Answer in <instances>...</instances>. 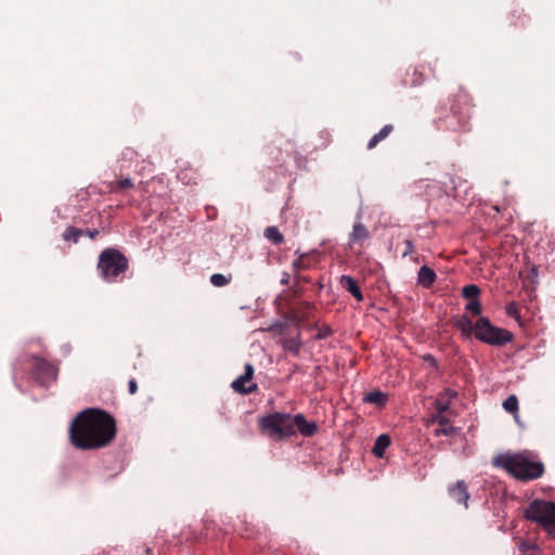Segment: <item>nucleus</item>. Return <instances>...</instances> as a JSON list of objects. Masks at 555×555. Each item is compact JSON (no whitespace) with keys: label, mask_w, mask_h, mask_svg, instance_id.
<instances>
[{"label":"nucleus","mask_w":555,"mask_h":555,"mask_svg":"<svg viewBox=\"0 0 555 555\" xmlns=\"http://www.w3.org/2000/svg\"><path fill=\"white\" fill-rule=\"evenodd\" d=\"M520 552L527 553L530 550H534L537 545L530 541L521 540L518 544Z\"/></svg>","instance_id":"obj_31"},{"label":"nucleus","mask_w":555,"mask_h":555,"mask_svg":"<svg viewBox=\"0 0 555 555\" xmlns=\"http://www.w3.org/2000/svg\"><path fill=\"white\" fill-rule=\"evenodd\" d=\"M404 246H405V248L403 250V257H405L414 251V245H413L412 241L405 240Z\"/></svg>","instance_id":"obj_33"},{"label":"nucleus","mask_w":555,"mask_h":555,"mask_svg":"<svg viewBox=\"0 0 555 555\" xmlns=\"http://www.w3.org/2000/svg\"><path fill=\"white\" fill-rule=\"evenodd\" d=\"M453 325L455 328L461 331L462 335L465 338H470L473 334L475 335V324L466 314H462L459 318H456L453 321Z\"/></svg>","instance_id":"obj_12"},{"label":"nucleus","mask_w":555,"mask_h":555,"mask_svg":"<svg viewBox=\"0 0 555 555\" xmlns=\"http://www.w3.org/2000/svg\"><path fill=\"white\" fill-rule=\"evenodd\" d=\"M287 282H288V280H287V279H283V280H282V283H284V284H287Z\"/></svg>","instance_id":"obj_37"},{"label":"nucleus","mask_w":555,"mask_h":555,"mask_svg":"<svg viewBox=\"0 0 555 555\" xmlns=\"http://www.w3.org/2000/svg\"><path fill=\"white\" fill-rule=\"evenodd\" d=\"M82 234L83 230L77 229L75 227H67L62 236L64 241H72L74 243H77Z\"/></svg>","instance_id":"obj_22"},{"label":"nucleus","mask_w":555,"mask_h":555,"mask_svg":"<svg viewBox=\"0 0 555 555\" xmlns=\"http://www.w3.org/2000/svg\"><path fill=\"white\" fill-rule=\"evenodd\" d=\"M436 410L438 412L437 415H441L443 412L449 410V402L443 401L441 399L436 400L435 402Z\"/></svg>","instance_id":"obj_30"},{"label":"nucleus","mask_w":555,"mask_h":555,"mask_svg":"<svg viewBox=\"0 0 555 555\" xmlns=\"http://www.w3.org/2000/svg\"><path fill=\"white\" fill-rule=\"evenodd\" d=\"M364 401L377 406H384L387 402V395L380 390H374L365 395Z\"/></svg>","instance_id":"obj_19"},{"label":"nucleus","mask_w":555,"mask_h":555,"mask_svg":"<svg viewBox=\"0 0 555 555\" xmlns=\"http://www.w3.org/2000/svg\"><path fill=\"white\" fill-rule=\"evenodd\" d=\"M506 314L514 319H519V308L516 302H509L506 306Z\"/></svg>","instance_id":"obj_29"},{"label":"nucleus","mask_w":555,"mask_h":555,"mask_svg":"<svg viewBox=\"0 0 555 555\" xmlns=\"http://www.w3.org/2000/svg\"><path fill=\"white\" fill-rule=\"evenodd\" d=\"M480 294V289L475 284H469L463 287L462 295L470 300H476L478 295Z\"/></svg>","instance_id":"obj_24"},{"label":"nucleus","mask_w":555,"mask_h":555,"mask_svg":"<svg viewBox=\"0 0 555 555\" xmlns=\"http://www.w3.org/2000/svg\"><path fill=\"white\" fill-rule=\"evenodd\" d=\"M524 517L540 525L551 538L555 539V503L535 499L524 511Z\"/></svg>","instance_id":"obj_5"},{"label":"nucleus","mask_w":555,"mask_h":555,"mask_svg":"<svg viewBox=\"0 0 555 555\" xmlns=\"http://www.w3.org/2000/svg\"><path fill=\"white\" fill-rule=\"evenodd\" d=\"M254 376V366L245 365V373L234 379L231 384L232 389L241 395H248L257 390V384L251 383Z\"/></svg>","instance_id":"obj_9"},{"label":"nucleus","mask_w":555,"mask_h":555,"mask_svg":"<svg viewBox=\"0 0 555 555\" xmlns=\"http://www.w3.org/2000/svg\"><path fill=\"white\" fill-rule=\"evenodd\" d=\"M475 337L491 346H504L511 343L514 336L509 331L492 325L488 318L479 317L475 323Z\"/></svg>","instance_id":"obj_6"},{"label":"nucleus","mask_w":555,"mask_h":555,"mask_svg":"<svg viewBox=\"0 0 555 555\" xmlns=\"http://www.w3.org/2000/svg\"><path fill=\"white\" fill-rule=\"evenodd\" d=\"M127 257L115 248H106L101 251L98 261V271L101 278L113 283L117 278L128 270Z\"/></svg>","instance_id":"obj_4"},{"label":"nucleus","mask_w":555,"mask_h":555,"mask_svg":"<svg viewBox=\"0 0 555 555\" xmlns=\"http://www.w3.org/2000/svg\"><path fill=\"white\" fill-rule=\"evenodd\" d=\"M292 267L295 273L308 270L312 267V258L309 254H301L293 261Z\"/></svg>","instance_id":"obj_18"},{"label":"nucleus","mask_w":555,"mask_h":555,"mask_svg":"<svg viewBox=\"0 0 555 555\" xmlns=\"http://www.w3.org/2000/svg\"><path fill=\"white\" fill-rule=\"evenodd\" d=\"M128 390H129V393L130 395H134L137 393L138 391V384L135 382V379H130L129 383H128Z\"/></svg>","instance_id":"obj_34"},{"label":"nucleus","mask_w":555,"mask_h":555,"mask_svg":"<svg viewBox=\"0 0 555 555\" xmlns=\"http://www.w3.org/2000/svg\"><path fill=\"white\" fill-rule=\"evenodd\" d=\"M145 552H146L147 554H150V553H151V548H150V547H146Z\"/></svg>","instance_id":"obj_38"},{"label":"nucleus","mask_w":555,"mask_h":555,"mask_svg":"<svg viewBox=\"0 0 555 555\" xmlns=\"http://www.w3.org/2000/svg\"><path fill=\"white\" fill-rule=\"evenodd\" d=\"M449 495L459 504H464L467 507V500L469 499V493L467 489V485L463 480H459L454 486L449 488Z\"/></svg>","instance_id":"obj_11"},{"label":"nucleus","mask_w":555,"mask_h":555,"mask_svg":"<svg viewBox=\"0 0 555 555\" xmlns=\"http://www.w3.org/2000/svg\"><path fill=\"white\" fill-rule=\"evenodd\" d=\"M391 439L388 435L383 434L377 437L373 447V454L382 459L384 457L386 449L390 446Z\"/></svg>","instance_id":"obj_16"},{"label":"nucleus","mask_w":555,"mask_h":555,"mask_svg":"<svg viewBox=\"0 0 555 555\" xmlns=\"http://www.w3.org/2000/svg\"><path fill=\"white\" fill-rule=\"evenodd\" d=\"M422 81H423L422 73H420L417 70V68H413V79L411 81V86H417V85L422 83Z\"/></svg>","instance_id":"obj_32"},{"label":"nucleus","mask_w":555,"mask_h":555,"mask_svg":"<svg viewBox=\"0 0 555 555\" xmlns=\"http://www.w3.org/2000/svg\"><path fill=\"white\" fill-rule=\"evenodd\" d=\"M282 346L285 350L294 353L295 356H298L301 348V341L299 336L294 338H285L282 343Z\"/></svg>","instance_id":"obj_21"},{"label":"nucleus","mask_w":555,"mask_h":555,"mask_svg":"<svg viewBox=\"0 0 555 555\" xmlns=\"http://www.w3.org/2000/svg\"><path fill=\"white\" fill-rule=\"evenodd\" d=\"M493 463L521 481L534 480L544 474V464L540 461L531 460L525 453L500 454L494 459Z\"/></svg>","instance_id":"obj_3"},{"label":"nucleus","mask_w":555,"mask_h":555,"mask_svg":"<svg viewBox=\"0 0 555 555\" xmlns=\"http://www.w3.org/2000/svg\"><path fill=\"white\" fill-rule=\"evenodd\" d=\"M465 310L472 312L475 315H479L481 313V304L477 299L470 300L466 305Z\"/></svg>","instance_id":"obj_28"},{"label":"nucleus","mask_w":555,"mask_h":555,"mask_svg":"<svg viewBox=\"0 0 555 555\" xmlns=\"http://www.w3.org/2000/svg\"><path fill=\"white\" fill-rule=\"evenodd\" d=\"M332 335H333L332 328L328 325L324 324L318 328L315 339H318V340L325 339Z\"/></svg>","instance_id":"obj_27"},{"label":"nucleus","mask_w":555,"mask_h":555,"mask_svg":"<svg viewBox=\"0 0 555 555\" xmlns=\"http://www.w3.org/2000/svg\"><path fill=\"white\" fill-rule=\"evenodd\" d=\"M133 186V183L131 179L124 178L121 180H118L109 185L111 192H116L117 190H124V189H130Z\"/></svg>","instance_id":"obj_26"},{"label":"nucleus","mask_w":555,"mask_h":555,"mask_svg":"<svg viewBox=\"0 0 555 555\" xmlns=\"http://www.w3.org/2000/svg\"><path fill=\"white\" fill-rule=\"evenodd\" d=\"M370 238V232L362 222H356L352 232L349 235V247L352 249L356 245L363 247L364 243Z\"/></svg>","instance_id":"obj_10"},{"label":"nucleus","mask_w":555,"mask_h":555,"mask_svg":"<svg viewBox=\"0 0 555 555\" xmlns=\"http://www.w3.org/2000/svg\"><path fill=\"white\" fill-rule=\"evenodd\" d=\"M433 422H437L439 427L434 430L436 437L440 436H452L456 433V428L450 425L449 418L442 415H435Z\"/></svg>","instance_id":"obj_14"},{"label":"nucleus","mask_w":555,"mask_h":555,"mask_svg":"<svg viewBox=\"0 0 555 555\" xmlns=\"http://www.w3.org/2000/svg\"><path fill=\"white\" fill-rule=\"evenodd\" d=\"M261 434L280 441L296 435L298 430L305 437H312L318 431L314 422H308L302 414L292 416L288 413L275 412L259 420Z\"/></svg>","instance_id":"obj_2"},{"label":"nucleus","mask_w":555,"mask_h":555,"mask_svg":"<svg viewBox=\"0 0 555 555\" xmlns=\"http://www.w3.org/2000/svg\"><path fill=\"white\" fill-rule=\"evenodd\" d=\"M264 237L272 242L275 245H280L284 242L283 234L279 231L276 227H268L264 230Z\"/></svg>","instance_id":"obj_20"},{"label":"nucleus","mask_w":555,"mask_h":555,"mask_svg":"<svg viewBox=\"0 0 555 555\" xmlns=\"http://www.w3.org/2000/svg\"><path fill=\"white\" fill-rule=\"evenodd\" d=\"M179 178H180L181 180H184V179H185V177L183 176V172H180V173H179Z\"/></svg>","instance_id":"obj_36"},{"label":"nucleus","mask_w":555,"mask_h":555,"mask_svg":"<svg viewBox=\"0 0 555 555\" xmlns=\"http://www.w3.org/2000/svg\"><path fill=\"white\" fill-rule=\"evenodd\" d=\"M436 280L437 274L431 268L427 266H423L420 268L417 273V283L420 285H422L425 288H430Z\"/></svg>","instance_id":"obj_15"},{"label":"nucleus","mask_w":555,"mask_h":555,"mask_svg":"<svg viewBox=\"0 0 555 555\" xmlns=\"http://www.w3.org/2000/svg\"><path fill=\"white\" fill-rule=\"evenodd\" d=\"M503 408L506 412L516 414L518 411V399L515 395L508 396L503 401Z\"/></svg>","instance_id":"obj_23"},{"label":"nucleus","mask_w":555,"mask_h":555,"mask_svg":"<svg viewBox=\"0 0 555 555\" xmlns=\"http://www.w3.org/2000/svg\"><path fill=\"white\" fill-rule=\"evenodd\" d=\"M392 130H393L392 125H385L379 130V132H377L370 139V141L367 143V150H373L374 147H376L379 142L385 140L392 132Z\"/></svg>","instance_id":"obj_17"},{"label":"nucleus","mask_w":555,"mask_h":555,"mask_svg":"<svg viewBox=\"0 0 555 555\" xmlns=\"http://www.w3.org/2000/svg\"><path fill=\"white\" fill-rule=\"evenodd\" d=\"M31 373L37 383L48 386L56 380L59 369L40 357H31Z\"/></svg>","instance_id":"obj_8"},{"label":"nucleus","mask_w":555,"mask_h":555,"mask_svg":"<svg viewBox=\"0 0 555 555\" xmlns=\"http://www.w3.org/2000/svg\"><path fill=\"white\" fill-rule=\"evenodd\" d=\"M99 233H100V232H99L98 230H95V229H93V230H89V229H87V230H85V231H83V234H86L87 236H89L91 240L96 238V236L99 235Z\"/></svg>","instance_id":"obj_35"},{"label":"nucleus","mask_w":555,"mask_h":555,"mask_svg":"<svg viewBox=\"0 0 555 555\" xmlns=\"http://www.w3.org/2000/svg\"><path fill=\"white\" fill-rule=\"evenodd\" d=\"M340 285L349 292L358 301H363L364 297L357 281L350 275H343L340 278Z\"/></svg>","instance_id":"obj_13"},{"label":"nucleus","mask_w":555,"mask_h":555,"mask_svg":"<svg viewBox=\"0 0 555 555\" xmlns=\"http://www.w3.org/2000/svg\"><path fill=\"white\" fill-rule=\"evenodd\" d=\"M117 434L115 418L106 411L89 408L72 421L68 436L78 450L90 451L109 446Z\"/></svg>","instance_id":"obj_1"},{"label":"nucleus","mask_w":555,"mask_h":555,"mask_svg":"<svg viewBox=\"0 0 555 555\" xmlns=\"http://www.w3.org/2000/svg\"><path fill=\"white\" fill-rule=\"evenodd\" d=\"M451 101L450 113L452 115V119H456V121L449 120V117L447 116L446 118H439L437 125H450L452 128H454V125H467L473 106L469 95L460 90L454 94Z\"/></svg>","instance_id":"obj_7"},{"label":"nucleus","mask_w":555,"mask_h":555,"mask_svg":"<svg viewBox=\"0 0 555 555\" xmlns=\"http://www.w3.org/2000/svg\"><path fill=\"white\" fill-rule=\"evenodd\" d=\"M231 282V276H225L221 273H215L210 276V283L216 287H223Z\"/></svg>","instance_id":"obj_25"}]
</instances>
